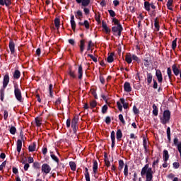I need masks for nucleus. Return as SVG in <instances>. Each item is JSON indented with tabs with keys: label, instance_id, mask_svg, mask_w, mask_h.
Here are the masks:
<instances>
[{
	"label": "nucleus",
	"instance_id": "obj_26",
	"mask_svg": "<svg viewBox=\"0 0 181 181\" xmlns=\"http://www.w3.org/2000/svg\"><path fill=\"white\" fill-rule=\"evenodd\" d=\"M29 152H35L36 151V142H33L28 146Z\"/></svg>",
	"mask_w": 181,
	"mask_h": 181
},
{
	"label": "nucleus",
	"instance_id": "obj_4",
	"mask_svg": "<svg viewBox=\"0 0 181 181\" xmlns=\"http://www.w3.org/2000/svg\"><path fill=\"white\" fill-rule=\"evenodd\" d=\"M78 116H75L71 120V128L74 134H77V129H78Z\"/></svg>",
	"mask_w": 181,
	"mask_h": 181
},
{
	"label": "nucleus",
	"instance_id": "obj_27",
	"mask_svg": "<svg viewBox=\"0 0 181 181\" xmlns=\"http://www.w3.org/2000/svg\"><path fill=\"white\" fill-rule=\"evenodd\" d=\"M116 138L117 141H121V138H122V131L120 129H117L116 132Z\"/></svg>",
	"mask_w": 181,
	"mask_h": 181
},
{
	"label": "nucleus",
	"instance_id": "obj_28",
	"mask_svg": "<svg viewBox=\"0 0 181 181\" xmlns=\"http://www.w3.org/2000/svg\"><path fill=\"white\" fill-rule=\"evenodd\" d=\"M50 156L54 162H56L57 163H59L60 160H59V158H57L56 155L53 154V151H50Z\"/></svg>",
	"mask_w": 181,
	"mask_h": 181
},
{
	"label": "nucleus",
	"instance_id": "obj_22",
	"mask_svg": "<svg viewBox=\"0 0 181 181\" xmlns=\"http://www.w3.org/2000/svg\"><path fill=\"white\" fill-rule=\"evenodd\" d=\"M13 77L14 80H19L21 78V71L18 69L15 70Z\"/></svg>",
	"mask_w": 181,
	"mask_h": 181
},
{
	"label": "nucleus",
	"instance_id": "obj_13",
	"mask_svg": "<svg viewBox=\"0 0 181 181\" xmlns=\"http://www.w3.org/2000/svg\"><path fill=\"white\" fill-rule=\"evenodd\" d=\"M124 90L126 93H131V91H132V88L131 87V83L129 82L124 83Z\"/></svg>",
	"mask_w": 181,
	"mask_h": 181
},
{
	"label": "nucleus",
	"instance_id": "obj_6",
	"mask_svg": "<svg viewBox=\"0 0 181 181\" xmlns=\"http://www.w3.org/2000/svg\"><path fill=\"white\" fill-rule=\"evenodd\" d=\"M41 170L42 173H45V175H49L52 170V167L47 163H44L42 165Z\"/></svg>",
	"mask_w": 181,
	"mask_h": 181
},
{
	"label": "nucleus",
	"instance_id": "obj_58",
	"mask_svg": "<svg viewBox=\"0 0 181 181\" xmlns=\"http://www.w3.org/2000/svg\"><path fill=\"white\" fill-rule=\"evenodd\" d=\"M105 122L107 125H110V124H111V117L110 116H107L106 118H105Z\"/></svg>",
	"mask_w": 181,
	"mask_h": 181
},
{
	"label": "nucleus",
	"instance_id": "obj_18",
	"mask_svg": "<svg viewBox=\"0 0 181 181\" xmlns=\"http://www.w3.org/2000/svg\"><path fill=\"white\" fill-rule=\"evenodd\" d=\"M110 138L112 141V148H114L115 147V132L112 131L110 134Z\"/></svg>",
	"mask_w": 181,
	"mask_h": 181
},
{
	"label": "nucleus",
	"instance_id": "obj_14",
	"mask_svg": "<svg viewBox=\"0 0 181 181\" xmlns=\"http://www.w3.org/2000/svg\"><path fill=\"white\" fill-rule=\"evenodd\" d=\"M80 53L83 54V52H84V49L86 48V40H80Z\"/></svg>",
	"mask_w": 181,
	"mask_h": 181
},
{
	"label": "nucleus",
	"instance_id": "obj_44",
	"mask_svg": "<svg viewBox=\"0 0 181 181\" xmlns=\"http://www.w3.org/2000/svg\"><path fill=\"white\" fill-rule=\"evenodd\" d=\"M90 108H95L97 107V101L93 100L90 103Z\"/></svg>",
	"mask_w": 181,
	"mask_h": 181
},
{
	"label": "nucleus",
	"instance_id": "obj_39",
	"mask_svg": "<svg viewBox=\"0 0 181 181\" xmlns=\"http://www.w3.org/2000/svg\"><path fill=\"white\" fill-rule=\"evenodd\" d=\"M120 103L123 105V108L127 110L128 108V103H125V99L120 98Z\"/></svg>",
	"mask_w": 181,
	"mask_h": 181
},
{
	"label": "nucleus",
	"instance_id": "obj_54",
	"mask_svg": "<svg viewBox=\"0 0 181 181\" xmlns=\"http://www.w3.org/2000/svg\"><path fill=\"white\" fill-rule=\"evenodd\" d=\"M33 168H35V169H40V163L39 162H35V163H33Z\"/></svg>",
	"mask_w": 181,
	"mask_h": 181
},
{
	"label": "nucleus",
	"instance_id": "obj_1",
	"mask_svg": "<svg viewBox=\"0 0 181 181\" xmlns=\"http://www.w3.org/2000/svg\"><path fill=\"white\" fill-rule=\"evenodd\" d=\"M141 176L142 177H145L146 176V181H152L153 179V170H152V168H149V164H146L142 168Z\"/></svg>",
	"mask_w": 181,
	"mask_h": 181
},
{
	"label": "nucleus",
	"instance_id": "obj_47",
	"mask_svg": "<svg viewBox=\"0 0 181 181\" xmlns=\"http://www.w3.org/2000/svg\"><path fill=\"white\" fill-rule=\"evenodd\" d=\"M75 17L76 18H82L83 17V12H81V11L78 10L76 11V14L75 15Z\"/></svg>",
	"mask_w": 181,
	"mask_h": 181
},
{
	"label": "nucleus",
	"instance_id": "obj_7",
	"mask_svg": "<svg viewBox=\"0 0 181 181\" xmlns=\"http://www.w3.org/2000/svg\"><path fill=\"white\" fill-rule=\"evenodd\" d=\"M8 47L10 49L11 54H12V56H16V53L15 52V42H13V40H10Z\"/></svg>",
	"mask_w": 181,
	"mask_h": 181
},
{
	"label": "nucleus",
	"instance_id": "obj_48",
	"mask_svg": "<svg viewBox=\"0 0 181 181\" xmlns=\"http://www.w3.org/2000/svg\"><path fill=\"white\" fill-rule=\"evenodd\" d=\"M83 26H85L86 29H90V23L88 21L85 20L83 22Z\"/></svg>",
	"mask_w": 181,
	"mask_h": 181
},
{
	"label": "nucleus",
	"instance_id": "obj_49",
	"mask_svg": "<svg viewBox=\"0 0 181 181\" xmlns=\"http://www.w3.org/2000/svg\"><path fill=\"white\" fill-rule=\"evenodd\" d=\"M108 12H109L110 16H111L112 18H115V16H117L114 10H108Z\"/></svg>",
	"mask_w": 181,
	"mask_h": 181
},
{
	"label": "nucleus",
	"instance_id": "obj_51",
	"mask_svg": "<svg viewBox=\"0 0 181 181\" xmlns=\"http://www.w3.org/2000/svg\"><path fill=\"white\" fill-rule=\"evenodd\" d=\"M119 119L123 124V125H125V120L124 119V116L122 114L119 115Z\"/></svg>",
	"mask_w": 181,
	"mask_h": 181
},
{
	"label": "nucleus",
	"instance_id": "obj_57",
	"mask_svg": "<svg viewBox=\"0 0 181 181\" xmlns=\"http://www.w3.org/2000/svg\"><path fill=\"white\" fill-rule=\"evenodd\" d=\"M133 112L137 115L138 114H139V110L138 109V107H136V106L134 105L133 106Z\"/></svg>",
	"mask_w": 181,
	"mask_h": 181
},
{
	"label": "nucleus",
	"instance_id": "obj_24",
	"mask_svg": "<svg viewBox=\"0 0 181 181\" xmlns=\"http://www.w3.org/2000/svg\"><path fill=\"white\" fill-rule=\"evenodd\" d=\"M21 151H22V140L18 139V141H17V152H18V155H19V153H21Z\"/></svg>",
	"mask_w": 181,
	"mask_h": 181
},
{
	"label": "nucleus",
	"instance_id": "obj_9",
	"mask_svg": "<svg viewBox=\"0 0 181 181\" xmlns=\"http://www.w3.org/2000/svg\"><path fill=\"white\" fill-rule=\"evenodd\" d=\"M156 76L157 77L158 83L162 84V81H163V76H162V71H160V69H156Z\"/></svg>",
	"mask_w": 181,
	"mask_h": 181
},
{
	"label": "nucleus",
	"instance_id": "obj_25",
	"mask_svg": "<svg viewBox=\"0 0 181 181\" xmlns=\"http://www.w3.org/2000/svg\"><path fill=\"white\" fill-rule=\"evenodd\" d=\"M125 61L128 64H131V63H132V56L130 53L126 54Z\"/></svg>",
	"mask_w": 181,
	"mask_h": 181
},
{
	"label": "nucleus",
	"instance_id": "obj_23",
	"mask_svg": "<svg viewBox=\"0 0 181 181\" xmlns=\"http://www.w3.org/2000/svg\"><path fill=\"white\" fill-rule=\"evenodd\" d=\"M172 69H173V71L175 74V76H179V73L181 71L180 70H179V68H177V66H176V64H173L172 66Z\"/></svg>",
	"mask_w": 181,
	"mask_h": 181
},
{
	"label": "nucleus",
	"instance_id": "obj_29",
	"mask_svg": "<svg viewBox=\"0 0 181 181\" xmlns=\"http://www.w3.org/2000/svg\"><path fill=\"white\" fill-rule=\"evenodd\" d=\"M114 52H111L110 55H108L107 62V63H112L114 62Z\"/></svg>",
	"mask_w": 181,
	"mask_h": 181
},
{
	"label": "nucleus",
	"instance_id": "obj_64",
	"mask_svg": "<svg viewBox=\"0 0 181 181\" xmlns=\"http://www.w3.org/2000/svg\"><path fill=\"white\" fill-rule=\"evenodd\" d=\"M132 59L133 60H134V62H139V58L138 57V56L135 55V54H133L132 56Z\"/></svg>",
	"mask_w": 181,
	"mask_h": 181
},
{
	"label": "nucleus",
	"instance_id": "obj_60",
	"mask_svg": "<svg viewBox=\"0 0 181 181\" xmlns=\"http://www.w3.org/2000/svg\"><path fill=\"white\" fill-rule=\"evenodd\" d=\"M8 110H4V121H6V119H8Z\"/></svg>",
	"mask_w": 181,
	"mask_h": 181
},
{
	"label": "nucleus",
	"instance_id": "obj_46",
	"mask_svg": "<svg viewBox=\"0 0 181 181\" xmlns=\"http://www.w3.org/2000/svg\"><path fill=\"white\" fill-rule=\"evenodd\" d=\"M167 138H168L169 142H170V141H171V138H170V127H168L167 128Z\"/></svg>",
	"mask_w": 181,
	"mask_h": 181
},
{
	"label": "nucleus",
	"instance_id": "obj_59",
	"mask_svg": "<svg viewBox=\"0 0 181 181\" xmlns=\"http://www.w3.org/2000/svg\"><path fill=\"white\" fill-rule=\"evenodd\" d=\"M117 105L119 111H120V112H122V105H121V103L117 102Z\"/></svg>",
	"mask_w": 181,
	"mask_h": 181
},
{
	"label": "nucleus",
	"instance_id": "obj_55",
	"mask_svg": "<svg viewBox=\"0 0 181 181\" xmlns=\"http://www.w3.org/2000/svg\"><path fill=\"white\" fill-rule=\"evenodd\" d=\"M173 166L174 169H179V168H180V164L179 163V162H174L173 163Z\"/></svg>",
	"mask_w": 181,
	"mask_h": 181
},
{
	"label": "nucleus",
	"instance_id": "obj_17",
	"mask_svg": "<svg viewBox=\"0 0 181 181\" xmlns=\"http://www.w3.org/2000/svg\"><path fill=\"white\" fill-rule=\"evenodd\" d=\"M68 74L71 77V78H77V75H76V71L71 69V67H69L68 69Z\"/></svg>",
	"mask_w": 181,
	"mask_h": 181
},
{
	"label": "nucleus",
	"instance_id": "obj_52",
	"mask_svg": "<svg viewBox=\"0 0 181 181\" xmlns=\"http://www.w3.org/2000/svg\"><path fill=\"white\" fill-rule=\"evenodd\" d=\"M107 110H108V106H107V105H103L102 107V113L106 114Z\"/></svg>",
	"mask_w": 181,
	"mask_h": 181
},
{
	"label": "nucleus",
	"instance_id": "obj_2",
	"mask_svg": "<svg viewBox=\"0 0 181 181\" xmlns=\"http://www.w3.org/2000/svg\"><path fill=\"white\" fill-rule=\"evenodd\" d=\"M170 110H164L163 113V117L160 116V121L163 124V125H166L167 124H169L170 121Z\"/></svg>",
	"mask_w": 181,
	"mask_h": 181
},
{
	"label": "nucleus",
	"instance_id": "obj_16",
	"mask_svg": "<svg viewBox=\"0 0 181 181\" xmlns=\"http://www.w3.org/2000/svg\"><path fill=\"white\" fill-rule=\"evenodd\" d=\"M93 172L94 175H97V173H98V162L95 160L93 161Z\"/></svg>",
	"mask_w": 181,
	"mask_h": 181
},
{
	"label": "nucleus",
	"instance_id": "obj_30",
	"mask_svg": "<svg viewBox=\"0 0 181 181\" xmlns=\"http://www.w3.org/2000/svg\"><path fill=\"white\" fill-rule=\"evenodd\" d=\"M154 26L155 28L156 29L157 32H159V29L160 26L159 25V20H158V18H156L154 19Z\"/></svg>",
	"mask_w": 181,
	"mask_h": 181
},
{
	"label": "nucleus",
	"instance_id": "obj_36",
	"mask_svg": "<svg viewBox=\"0 0 181 181\" xmlns=\"http://www.w3.org/2000/svg\"><path fill=\"white\" fill-rule=\"evenodd\" d=\"M54 25H55V28H57V29H59L60 28V18H56L54 19Z\"/></svg>",
	"mask_w": 181,
	"mask_h": 181
},
{
	"label": "nucleus",
	"instance_id": "obj_42",
	"mask_svg": "<svg viewBox=\"0 0 181 181\" xmlns=\"http://www.w3.org/2000/svg\"><path fill=\"white\" fill-rule=\"evenodd\" d=\"M9 131L11 135H15V134H16V127L11 126Z\"/></svg>",
	"mask_w": 181,
	"mask_h": 181
},
{
	"label": "nucleus",
	"instance_id": "obj_19",
	"mask_svg": "<svg viewBox=\"0 0 181 181\" xmlns=\"http://www.w3.org/2000/svg\"><path fill=\"white\" fill-rule=\"evenodd\" d=\"M163 158L164 162H168L169 160V151H168V150L163 151Z\"/></svg>",
	"mask_w": 181,
	"mask_h": 181
},
{
	"label": "nucleus",
	"instance_id": "obj_12",
	"mask_svg": "<svg viewBox=\"0 0 181 181\" xmlns=\"http://www.w3.org/2000/svg\"><path fill=\"white\" fill-rule=\"evenodd\" d=\"M144 64L145 67H149V66L152 63V58H151V57H146L144 58Z\"/></svg>",
	"mask_w": 181,
	"mask_h": 181
},
{
	"label": "nucleus",
	"instance_id": "obj_40",
	"mask_svg": "<svg viewBox=\"0 0 181 181\" xmlns=\"http://www.w3.org/2000/svg\"><path fill=\"white\" fill-rule=\"evenodd\" d=\"M4 97H5V89H1L0 90V100H1V101H4Z\"/></svg>",
	"mask_w": 181,
	"mask_h": 181
},
{
	"label": "nucleus",
	"instance_id": "obj_31",
	"mask_svg": "<svg viewBox=\"0 0 181 181\" xmlns=\"http://www.w3.org/2000/svg\"><path fill=\"white\" fill-rule=\"evenodd\" d=\"M144 9L147 11V12L151 11V3H149V1L144 2Z\"/></svg>",
	"mask_w": 181,
	"mask_h": 181
},
{
	"label": "nucleus",
	"instance_id": "obj_61",
	"mask_svg": "<svg viewBox=\"0 0 181 181\" xmlns=\"http://www.w3.org/2000/svg\"><path fill=\"white\" fill-rule=\"evenodd\" d=\"M160 159V158L159 157H157L156 160L153 161V165H152L153 168H155V165H158L159 163V160Z\"/></svg>",
	"mask_w": 181,
	"mask_h": 181
},
{
	"label": "nucleus",
	"instance_id": "obj_41",
	"mask_svg": "<svg viewBox=\"0 0 181 181\" xmlns=\"http://www.w3.org/2000/svg\"><path fill=\"white\" fill-rule=\"evenodd\" d=\"M167 74L168 76L169 80H172V69H170V67H168L167 69Z\"/></svg>",
	"mask_w": 181,
	"mask_h": 181
},
{
	"label": "nucleus",
	"instance_id": "obj_33",
	"mask_svg": "<svg viewBox=\"0 0 181 181\" xmlns=\"http://www.w3.org/2000/svg\"><path fill=\"white\" fill-rule=\"evenodd\" d=\"M159 111L158 110V107L156 105L153 104V114L155 115V117H158Z\"/></svg>",
	"mask_w": 181,
	"mask_h": 181
},
{
	"label": "nucleus",
	"instance_id": "obj_10",
	"mask_svg": "<svg viewBox=\"0 0 181 181\" xmlns=\"http://www.w3.org/2000/svg\"><path fill=\"white\" fill-rule=\"evenodd\" d=\"M76 2L78 4H81V6L86 8L91 3V0H76Z\"/></svg>",
	"mask_w": 181,
	"mask_h": 181
},
{
	"label": "nucleus",
	"instance_id": "obj_5",
	"mask_svg": "<svg viewBox=\"0 0 181 181\" xmlns=\"http://www.w3.org/2000/svg\"><path fill=\"white\" fill-rule=\"evenodd\" d=\"M122 30H124V28H122V25L113 26L112 28V32L115 36H121V33H122Z\"/></svg>",
	"mask_w": 181,
	"mask_h": 181
},
{
	"label": "nucleus",
	"instance_id": "obj_32",
	"mask_svg": "<svg viewBox=\"0 0 181 181\" xmlns=\"http://www.w3.org/2000/svg\"><path fill=\"white\" fill-rule=\"evenodd\" d=\"M124 165H125V163H124V160H119L118 170H119V172H121L122 170V169H124Z\"/></svg>",
	"mask_w": 181,
	"mask_h": 181
},
{
	"label": "nucleus",
	"instance_id": "obj_11",
	"mask_svg": "<svg viewBox=\"0 0 181 181\" xmlns=\"http://www.w3.org/2000/svg\"><path fill=\"white\" fill-rule=\"evenodd\" d=\"M1 6H6L9 8L10 5H12V0H0Z\"/></svg>",
	"mask_w": 181,
	"mask_h": 181
},
{
	"label": "nucleus",
	"instance_id": "obj_15",
	"mask_svg": "<svg viewBox=\"0 0 181 181\" xmlns=\"http://www.w3.org/2000/svg\"><path fill=\"white\" fill-rule=\"evenodd\" d=\"M102 28L107 35L111 33V29L108 28V25H107V23L104 21H102Z\"/></svg>",
	"mask_w": 181,
	"mask_h": 181
},
{
	"label": "nucleus",
	"instance_id": "obj_34",
	"mask_svg": "<svg viewBox=\"0 0 181 181\" xmlns=\"http://www.w3.org/2000/svg\"><path fill=\"white\" fill-rule=\"evenodd\" d=\"M152 78H153L152 74L147 73V83L148 85L151 84V83H152Z\"/></svg>",
	"mask_w": 181,
	"mask_h": 181
},
{
	"label": "nucleus",
	"instance_id": "obj_63",
	"mask_svg": "<svg viewBox=\"0 0 181 181\" xmlns=\"http://www.w3.org/2000/svg\"><path fill=\"white\" fill-rule=\"evenodd\" d=\"M57 165H58V166H59V168L62 170H64V168H66V165H64V163H57Z\"/></svg>",
	"mask_w": 181,
	"mask_h": 181
},
{
	"label": "nucleus",
	"instance_id": "obj_37",
	"mask_svg": "<svg viewBox=\"0 0 181 181\" xmlns=\"http://www.w3.org/2000/svg\"><path fill=\"white\" fill-rule=\"evenodd\" d=\"M177 46V38H175V39L172 42V49H173V50H175Z\"/></svg>",
	"mask_w": 181,
	"mask_h": 181
},
{
	"label": "nucleus",
	"instance_id": "obj_53",
	"mask_svg": "<svg viewBox=\"0 0 181 181\" xmlns=\"http://www.w3.org/2000/svg\"><path fill=\"white\" fill-rule=\"evenodd\" d=\"M88 57H90V59H92L93 62H94L95 63H97V62H98V59H97V58H95L94 57V55L91 54H88Z\"/></svg>",
	"mask_w": 181,
	"mask_h": 181
},
{
	"label": "nucleus",
	"instance_id": "obj_20",
	"mask_svg": "<svg viewBox=\"0 0 181 181\" xmlns=\"http://www.w3.org/2000/svg\"><path fill=\"white\" fill-rule=\"evenodd\" d=\"M71 26L72 30L74 31H76V21H74V15H71Z\"/></svg>",
	"mask_w": 181,
	"mask_h": 181
},
{
	"label": "nucleus",
	"instance_id": "obj_62",
	"mask_svg": "<svg viewBox=\"0 0 181 181\" xmlns=\"http://www.w3.org/2000/svg\"><path fill=\"white\" fill-rule=\"evenodd\" d=\"M153 88L155 90H156V88H158V82L156 81V80L153 79Z\"/></svg>",
	"mask_w": 181,
	"mask_h": 181
},
{
	"label": "nucleus",
	"instance_id": "obj_21",
	"mask_svg": "<svg viewBox=\"0 0 181 181\" xmlns=\"http://www.w3.org/2000/svg\"><path fill=\"white\" fill-rule=\"evenodd\" d=\"M78 78L79 80H82L83 78V66L82 65H79L78 66Z\"/></svg>",
	"mask_w": 181,
	"mask_h": 181
},
{
	"label": "nucleus",
	"instance_id": "obj_50",
	"mask_svg": "<svg viewBox=\"0 0 181 181\" xmlns=\"http://www.w3.org/2000/svg\"><path fill=\"white\" fill-rule=\"evenodd\" d=\"M112 23H114V25H117V26H119V25H121V23H119V21L116 18H112Z\"/></svg>",
	"mask_w": 181,
	"mask_h": 181
},
{
	"label": "nucleus",
	"instance_id": "obj_38",
	"mask_svg": "<svg viewBox=\"0 0 181 181\" xmlns=\"http://www.w3.org/2000/svg\"><path fill=\"white\" fill-rule=\"evenodd\" d=\"M49 97H51V98H53V84H49Z\"/></svg>",
	"mask_w": 181,
	"mask_h": 181
},
{
	"label": "nucleus",
	"instance_id": "obj_56",
	"mask_svg": "<svg viewBox=\"0 0 181 181\" xmlns=\"http://www.w3.org/2000/svg\"><path fill=\"white\" fill-rule=\"evenodd\" d=\"M124 175L128 176V164L124 165Z\"/></svg>",
	"mask_w": 181,
	"mask_h": 181
},
{
	"label": "nucleus",
	"instance_id": "obj_35",
	"mask_svg": "<svg viewBox=\"0 0 181 181\" xmlns=\"http://www.w3.org/2000/svg\"><path fill=\"white\" fill-rule=\"evenodd\" d=\"M69 166L71 169L74 171H75L77 168V165H76V163L74 161L69 162Z\"/></svg>",
	"mask_w": 181,
	"mask_h": 181
},
{
	"label": "nucleus",
	"instance_id": "obj_3",
	"mask_svg": "<svg viewBox=\"0 0 181 181\" xmlns=\"http://www.w3.org/2000/svg\"><path fill=\"white\" fill-rule=\"evenodd\" d=\"M14 95L19 103L23 101V99H22V91L19 88V85H18V83H14Z\"/></svg>",
	"mask_w": 181,
	"mask_h": 181
},
{
	"label": "nucleus",
	"instance_id": "obj_45",
	"mask_svg": "<svg viewBox=\"0 0 181 181\" xmlns=\"http://www.w3.org/2000/svg\"><path fill=\"white\" fill-rule=\"evenodd\" d=\"M35 124L37 127H40L42 125V119H40L39 117L35 118Z\"/></svg>",
	"mask_w": 181,
	"mask_h": 181
},
{
	"label": "nucleus",
	"instance_id": "obj_8",
	"mask_svg": "<svg viewBox=\"0 0 181 181\" xmlns=\"http://www.w3.org/2000/svg\"><path fill=\"white\" fill-rule=\"evenodd\" d=\"M9 84V74L6 73L3 79V90H5Z\"/></svg>",
	"mask_w": 181,
	"mask_h": 181
},
{
	"label": "nucleus",
	"instance_id": "obj_43",
	"mask_svg": "<svg viewBox=\"0 0 181 181\" xmlns=\"http://www.w3.org/2000/svg\"><path fill=\"white\" fill-rule=\"evenodd\" d=\"M95 19L96 21V22H98V23H101V14H95Z\"/></svg>",
	"mask_w": 181,
	"mask_h": 181
}]
</instances>
